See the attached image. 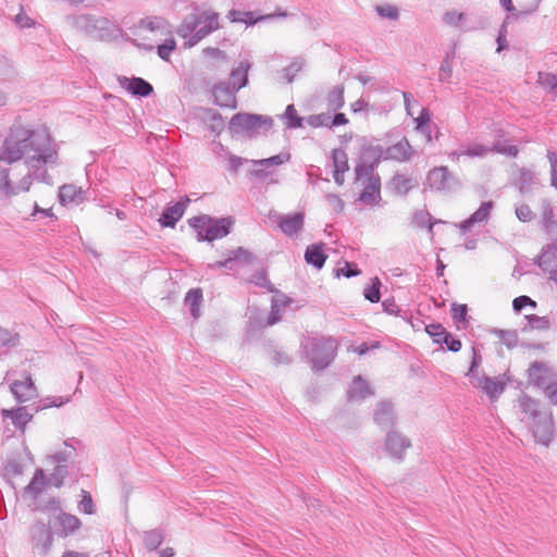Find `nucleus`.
<instances>
[{"label":"nucleus","mask_w":557,"mask_h":557,"mask_svg":"<svg viewBox=\"0 0 557 557\" xmlns=\"http://www.w3.org/2000/svg\"><path fill=\"white\" fill-rule=\"evenodd\" d=\"M289 159H290L289 153H278V154L272 156L267 159L252 160V163L256 166H268L269 168V166L284 164V163L288 162Z\"/></svg>","instance_id":"3c124183"},{"label":"nucleus","mask_w":557,"mask_h":557,"mask_svg":"<svg viewBox=\"0 0 557 557\" xmlns=\"http://www.w3.org/2000/svg\"><path fill=\"white\" fill-rule=\"evenodd\" d=\"M381 285L382 284H381V281L379 280V277H373L371 280V284L368 285L363 289L364 298L372 304L379 302L381 299V292H380Z\"/></svg>","instance_id":"09e8293b"},{"label":"nucleus","mask_w":557,"mask_h":557,"mask_svg":"<svg viewBox=\"0 0 557 557\" xmlns=\"http://www.w3.org/2000/svg\"><path fill=\"white\" fill-rule=\"evenodd\" d=\"M547 159L550 163V185L557 188V151H547Z\"/></svg>","instance_id":"0e129e2a"},{"label":"nucleus","mask_w":557,"mask_h":557,"mask_svg":"<svg viewBox=\"0 0 557 557\" xmlns=\"http://www.w3.org/2000/svg\"><path fill=\"white\" fill-rule=\"evenodd\" d=\"M426 184L432 190L440 193H454L461 186L460 181L449 172L447 166H438L429 171Z\"/></svg>","instance_id":"6e6552de"},{"label":"nucleus","mask_w":557,"mask_h":557,"mask_svg":"<svg viewBox=\"0 0 557 557\" xmlns=\"http://www.w3.org/2000/svg\"><path fill=\"white\" fill-rule=\"evenodd\" d=\"M371 395H373V389L369 383L361 375L355 376L347 391L348 399L362 400Z\"/></svg>","instance_id":"5701e85b"},{"label":"nucleus","mask_w":557,"mask_h":557,"mask_svg":"<svg viewBox=\"0 0 557 557\" xmlns=\"http://www.w3.org/2000/svg\"><path fill=\"white\" fill-rule=\"evenodd\" d=\"M360 274V270L354 262H345L344 267L336 270V276L354 277Z\"/></svg>","instance_id":"69168bd1"},{"label":"nucleus","mask_w":557,"mask_h":557,"mask_svg":"<svg viewBox=\"0 0 557 557\" xmlns=\"http://www.w3.org/2000/svg\"><path fill=\"white\" fill-rule=\"evenodd\" d=\"M412 223L418 227H424L428 225L429 232L432 233L433 226L437 221H434L426 210H419L414 212Z\"/></svg>","instance_id":"8fccbe9b"},{"label":"nucleus","mask_w":557,"mask_h":557,"mask_svg":"<svg viewBox=\"0 0 557 557\" xmlns=\"http://www.w3.org/2000/svg\"><path fill=\"white\" fill-rule=\"evenodd\" d=\"M0 160L10 164L24 161L27 173L14 186L17 195L20 191H28L33 181L51 183L48 168L58 165L59 149L47 128H30L14 123L2 143Z\"/></svg>","instance_id":"f257e3e1"},{"label":"nucleus","mask_w":557,"mask_h":557,"mask_svg":"<svg viewBox=\"0 0 557 557\" xmlns=\"http://www.w3.org/2000/svg\"><path fill=\"white\" fill-rule=\"evenodd\" d=\"M249 282L255 284L256 286L263 287L271 293L274 292V287L272 283L269 281L267 271L264 269L256 271L251 275Z\"/></svg>","instance_id":"6e6d98bb"},{"label":"nucleus","mask_w":557,"mask_h":557,"mask_svg":"<svg viewBox=\"0 0 557 557\" xmlns=\"http://www.w3.org/2000/svg\"><path fill=\"white\" fill-rule=\"evenodd\" d=\"M272 126L273 120L270 116L243 112L234 114L228 124V128L233 134L247 138L267 134Z\"/></svg>","instance_id":"39448f33"},{"label":"nucleus","mask_w":557,"mask_h":557,"mask_svg":"<svg viewBox=\"0 0 557 557\" xmlns=\"http://www.w3.org/2000/svg\"><path fill=\"white\" fill-rule=\"evenodd\" d=\"M66 23L73 29L89 38L109 41L119 37L121 28L117 24L103 16L94 14H73L66 16Z\"/></svg>","instance_id":"20e7f679"},{"label":"nucleus","mask_w":557,"mask_h":557,"mask_svg":"<svg viewBox=\"0 0 557 557\" xmlns=\"http://www.w3.org/2000/svg\"><path fill=\"white\" fill-rule=\"evenodd\" d=\"M331 158H332V163H333L334 170H339V171H345V172L348 171V169H349L348 157H347V153L343 149H341V148L333 149Z\"/></svg>","instance_id":"603ef678"},{"label":"nucleus","mask_w":557,"mask_h":557,"mask_svg":"<svg viewBox=\"0 0 557 557\" xmlns=\"http://www.w3.org/2000/svg\"><path fill=\"white\" fill-rule=\"evenodd\" d=\"M331 115L329 112L309 115L306 121L311 127H327L330 128Z\"/></svg>","instance_id":"4d7b16f0"},{"label":"nucleus","mask_w":557,"mask_h":557,"mask_svg":"<svg viewBox=\"0 0 557 557\" xmlns=\"http://www.w3.org/2000/svg\"><path fill=\"white\" fill-rule=\"evenodd\" d=\"M383 147L367 146L363 147L360 154V162L355 168L356 180H363L364 175L375 174V168L379 165L383 157Z\"/></svg>","instance_id":"1a4fd4ad"},{"label":"nucleus","mask_w":557,"mask_h":557,"mask_svg":"<svg viewBox=\"0 0 557 557\" xmlns=\"http://www.w3.org/2000/svg\"><path fill=\"white\" fill-rule=\"evenodd\" d=\"M46 476L44 470L37 469L32 481L25 487V493L36 498L44 490Z\"/></svg>","instance_id":"ea45409f"},{"label":"nucleus","mask_w":557,"mask_h":557,"mask_svg":"<svg viewBox=\"0 0 557 557\" xmlns=\"http://www.w3.org/2000/svg\"><path fill=\"white\" fill-rule=\"evenodd\" d=\"M527 321L525 325L522 327V331L528 330H539L546 331L550 329V321L548 317H539L536 314H528L524 317Z\"/></svg>","instance_id":"a19ab883"},{"label":"nucleus","mask_w":557,"mask_h":557,"mask_svg":"<svg viewBox=\"0 0 557 557\" xmlns=\"http://www.w3.org/2000/svg\"><path fill=\"white\" fill-rule=\"evenodd\" d=\"M505 133L503 129L495 131L494 140L492 147H490V152L499 153L508 157H517L519 153V149L513 145H508L507 140L504 138Z\"/></svg>","instance_id":"a878e982"},{"label":"nucleus","mask_w":557,"mask_h":557,"mask_svg":"<svg viewBox=\"0 0 557 557\" xmlns=\"http://www.w3.org/2000/svg\"><path fill=\"white\" fill-rule=\"evenodd\" d=\"M188 223L196 231L199 242H213L228 235L234 221L230 216L216 219L199 215L189 219Z\"/></svg>","instance_id":"423d86ee"},{"label":"nucleus","mask_w":557,"mask_h":557,"mask_svg":"<svg viewBox=\"0 0 557 557\" xmlns=\"http://www.w3.org/2000/svg\"><path fill=\"white\" fill-rule=\"evenodd\" d=\"M481 362H482V357H481L480 352L473 347L471 364H470L468 372L466 373V375L469 377L470 382L480 376L478 369H479Z\"/></svg>","instance_id":"bf43d9fd"},{"label":"nucleus","mask_w":557,"mask_h":557,"mask_svg":"<svg viewBox=\"0 0 557 557\" xmlns=\"http://www.w3.org/2000/svg\"><path fill=\"white\" fill-rule=\"evenodd\" d=\"M546 397L553 405H557V377L544 388Z\"/></svg>","instance_id":"774afa93"},{"label":"nucleus","mask_w":557,"mask_h":557,"mask_svg":"<svg viewBox=\"0 0 557 557\" xmlns=\"http://www.w3.org/2000/svg\"><path fill=\"white\" fill-rule=\"evenodd\" d=\"M387 157L397 161H406L411 157V146L403 139L387 149Z\"/></svg>","instance_id":"c756f323"},{"label":"nucleus","mask_w":557,"mask_h":557,"mask_svg":"<svg viewBox=\"0 0 557 557\" xmlns=\"http://www.w3.org/2000/svg\"><path fill=\"white\" fill-rule=\"evenodd\" d=\"M411 446L410 440L399 432L391 431L386 434L385 449L387 454L400 461L404 459L406 450Z\"/></svg>","instance_id":"4468645a"},{"label":"nucleus","mask_w":557,"mask_h":557,"mask_svg":"<svg viewBox=\"0 0 557 557\" xmlns=\"http://www.w3.org/2000/svg\"><path fill=\"white\" fill-rule=\"evenodd\" d=\"M78 508L82 512L87 515L95 512V505L88 492L83 491L82 500L79 502Z\"/></svg>","instance_id":"e2e57ef3"},{"label":"nucleus","mask_w":557,"mask_h":557,"mask_svg":"<svg viewBox=\"0 0 557 557\" xmlns=\"http://www.w3.org/2000/svg\"><path fill=\"white\" fill-rule=\"evenodd\" d=\"M16 195V189L10 180V170L0 166V199H8Z\"/></svg>","instance_id":"e433bc0d"},{"label":"nucleus","mask_w":557,"mask_h":557,"mask_svg":"<svg viewBox=\"0 0 557 557\" xmlns=\"http://www.w3.org/2000/svg\"><path fill=\"white\" fill-rule=\"evenodd\" d=\"M10 391L17 403H26L37 397V387L28 372H23L21 380H13Z\"/></svg>","instance_id":"9d476101"},{"label":"nucleus","mask_w":557,"mask_h":557,"mask_svg":"<svg viewBox=\"0 0 557 557\" xmlns=\"http://www.w3.org/2000/svg\"><path fill=\"white\" fill-rule=\"evenodd\" d=\"M219 13L203 11L185 16L182 24L177 27L176 34L186 40V47L191 48L205 37L219 29Z\"/></svg>","instance_id":"7ed1b4c3"},{"label":"nucleus","mask_w":557,"mask_h":557,"mask_svg":"<svg viewBox=\"0 0 557 557\" xmlns=\"http://www.w3.org/2000/svg\"><path fill=\"white\" fill-rule=\"evenodd\" d=\"M189 201V198L185 196L174 205L166 207L159 219L161 226L175 227L176 223L183 218Z\"/></svg>","instance_id":"f3484780"},{"label":"nucleus","mask_w":557,"mask_h":557,"mask_svg":"<svg viewBox=\"0 0 557 557\" xmlns=\"http://www.w3.org/2000/svg\"><path fill=\"white\" fill-rule=\"evenodd\" d=\"M537 83L544 88L553 90L557 87V75L553 73L540 72Z\"/></svg>","instance_id":"680f3d73"},{"label":"nucleus","mask_w":557,"mask_h":557,"mask_svg":"<svg viewBox=\"0 0 557 557\" xmlns=\"http://www.w3.org/2000/svg\"><path fill=\"white\" fill-rule=\"evenodd\" d=\"M71 400V397H62V396H48L42 398L39 401V405L36 407V411L51 408V407H61L67 404Z\"/></svg>","instance_id":"5fc2aeb1"},{"label":"nucleus","mask_w":557,"mask_h":557,"mask_svg":"<svg viewBox=\"0 0 557 557\" xmlns=\"http://www.w3.org/2000/svg\"><path fill=\"white\" fill-rule=\"evenodd\" d=\"M305 348L312 369L322 371L333 362L337 351V342L332 337H313L308 339Z\"/></svg>","instance_id":"0eeeda50"},{"label":"nucleus","mask_w":557,"mask_h":557,"mask_svg":"<svg viewBox=\"0 0 557 557\" xmlns=\"http://www.w3.org/2000/svg\"><path fill=\"white\" fill-rule=\"evenodd\" d=\"M529 382L534 386L544 388L557 377L556 372L542 361H534L528 369Z\"/></svg>","instance_id":"f8f14e48"},{"label":"nucleus","mask_w":557,"mask_h":557,"mask_svg":"<svg viewBox=\"0 0 557 557\" xmlns=\"http://www.w3.org/2000/svg\"><path fill=\"white\" fill-rule=\"evenodd\" d=\"M59 199L62 205L77 202L82 199V189L75 185H63L59 190Z\"/></svg>","instance_id":"58836bf2"},{"label":"nucleus","mask_w":557,"mask_h":557,"mask_svg":"<svg viewBox=\"0 0 557 557\" xmlns=\"http://www.w3.org/2000/svg\"><path fill=\"white\" fill-rule=\"evenodd\" d=\"M493 333L500 339V342L509 349L515 348L518 344V333L516 330H499L495 329Z\"/></svg>","instance_id":"49530a36"},{"label":"nucleus","mask_w":557,"mask_h":557,"mask_svg":"<svg viewBox=\"0 0 557 557\" xmlns=\"http://www.w3.org/2000/svg\"><path fill=\"white\" fill-rule=\"evenodd\" d=\"M185 305L189 307L190 314L194 319L200 317V305L202 302V290L200 288H191L185 296Z\"/></svg>","instance_id":"7c9ffc66"},{"label":"nucleus","mask_w":557,"mask_h":557,"mask_svg":"<svg viewBox=\"0 0 557 557\" xmlns=\"http://www.w3.org/2000/svg\"><path fill=\"white\" fill-rule=\"evenodd\" d=\"M1 413L3 418L10 419L18 430H24L26 424L33 419V413L28 412L27 407L3 409Z\"/></svg>","instance_id":"b1692460"},{"label":"nucleus","mask_w":557,"mask_h":557,"mask_svg":"<svg viewBox=\"0 0 557 557\" xmlns=\"http://www.w3.org/2000/svg\"><path fill=\"white\" fill-rule=\"evenodd\" d=\"M391 186L397 195H407L414 186L416 182L406 175L395 174L391 181Z\"/></svg>","instance_id":"72a5a7b5"},{"label":"nucleus","mask_w":557,"mask_h":557,"mask_svg":"<svg viewBox=\"0 0 557 557\" xmlns=\"http://www.w3.org/2000/svg\"><path fill=\"white\" fill-rule=\"evenodd\" d=\"M494 207L493 201H484L480 208L473 212L468 219L459 224V228L462 233L469 232L475 224L487 222L490 219L492 209Z\"/></svg>","instance_id":"aec40b11"},{"label":"nucleus","mask_w":557,"mask_h":557,"mask_svg":"<svg viewBox=\"0 0 557 557\" xmlns=\"http://www.w3.org/2000/svg\"><path fill=\"white\" fill-rule=\"evenodd\" d=\"M250 67L251 64L248 61H242L236 69L232 70L228 84L232 85L235 90H239L248 84V72Z\"/></svg>","instance_id":"c85d7f7f"},{"label":"nucleus","mask_w":557,"mask_h":557,"mask_svg":"<svg viewBox=\"0 0 557 557\" xmlns=\"http://www.w3.org/2000/svg\"><path fill=\"white\" fill-rule=\"evenodd\" d=\"M394 420L393 405L389 401L379 403L374 411L375 423L382 428H387L394 424Z\"/></svg>","instance_id":"bb28decb"},{"label":"nucleus","mask_w":557,"mask_h":557,"mask_svg":"<svg viewBox=\"0 0 557 557\" xmlns=\"http://www.w3.org/2000/svg\"><path fill=\"white\" fill-rule=\"evenodd\" d=\"M463 152L469 158H484L490 153V147L482 144L463 145Z\"/></svg>","instance_id":"864d4df0"},{"label":"nucleus","mask_w":557,"mask_h":557,"mask_svg":"<svg viewBox=\"0 0 557 557\" xmlns=\"http://www.w3.org/2000/svg\"><path fill=\"white\" fill-rule=\"evenodd\" d=\"M302 65L304 63L301 60H295L282 70V77L287 84L294 81L296 74L302 69Z\"/></svg>","instance_id":"13d9d810"},{"label":"nucleus","mask_w":557,"mask_h":557,"mask_svg":"<svg viewBox=\"0 0 557 557\" xmlns=\"http://www.w3.org/2000/svg\"><path fill=\"white\" fill-rule=\"evenodd\" d=\"M468 307L467 305L454 304L451 307V317L456 322L467 321Z\"/></svg>","instance_id":"338daca9"},{"label":"nucleus","mask_w":557,"mask_h":557,"mask_svg":"<svg viewBox=\"0 0 557 557\" xmlns=\"http://www.w3.org/2000/svg\"><path fill=\"white\" fill-rule=\"evenodd\" d=\"M287 15H288V13L286 11H278V12H275L272 14H265V15H259V16H256L255 12H245L242 23H245L247 25H253L261 21L272 20L275 16L286 17Z\"/></svg>","instance_id":"de8ad7c7"},{"label":"nucleus","mask_w":557,"mask_h":557,"mask_svg":"<svg viewBox=\"0 0 557 557\" xmlns=\"http://www.w3.org/2000/svg\"><path fill=\"white\" fill-rule=\"evenodd\" d=\"M414 121L417 123V129L421 132L423 135H425L428 141H431V113L429 109L422 108L419 116Z\"/></svg>","instance_id":"c03bdc74"},{"label":"nucleus","mask_w":557,"mask_h":557,"mask_svg":"<svg viewBox=\"0 0 557 557\" xmlns=\"http://www.w3.org/2000/svg\"><path fill=\"white\" fill-rule=\"evenodd\" d=\"M327 102V109L329 111L336 112L337 110L342 109L345 104L344 99V86L337 85L335 86L326 97Z\"/></svg>","instance_id":"4c0bfd02"},{"label":"nucleus","mask_w":557,"mask_h":557,"mask_svg":"<svg viewBox=\"0 0 557 557\" xmlns=\"http://www.w3.org/2000/svg\"><path fill=\"white\" fill-rule=\"evenodd\" d=\"M362 181L363 190L359 200L366 205H377L381 201V178L379 174L364 175Z\"/></svg>","instance_id":"ddd939ff"},{"label":"nucleus","mask_w":557,"mask_h":557,"mask_svg":"<svg viewBox=\"0 0 557 557\" xmlns=\"http://www.w3.org/2000/svg\"><path fill=\"white\" fill-rule=\"evenodd\" d=\"M468 15L465 13L457 12L456 10H449L443 15V22L449 26L459 28L462 32H471L480 27V24L475 25L466 23L465 21Z\"/></svg>","instance_id":"393cba45"},{"label":"nucleus","mask_w":557,"mask_h":557,"mask_svg":"<svg viewBox=\"0 0 557 557\" xmlns=\"http://www.w3.org/2000/svg\"><path fill=\"white\" fill-rule=\"evenodd\" d=\"M542 223L548 234L557 233V221L554 219V210L547 199L542 202Z\"/></svg>","instance_id":"2f4dec72"},{"label":"nucleus","mask_w":557,"mask_h":557,"mask_svg":"<svg viewBox=\"0 0 557 557\" xmlns=\"http://www.w3.org/2000/svg\"><path fill=\"white\" fill-rule=\"evenodd\" d=\"M521 411L530 422L535 440L548 446L554 436V422L552 410L541 406L536 400L528 395L519 399Z\"/></svg>","instance_id":"f03ea898"},{"label":"nucleus","mask_w":557,"mask_h":557,"mask_svg":"<svg viewBox=\"0 0 557 557\" xmlns=\"http://www.w3.org/2000/svg\"><path fill=\"white\" fill-rule=\"evenodd\" d=\"M304 221V213L296 212L294 214L283 215L278 221V226L286 236L292 237L302 230Z\"/></svg>","instance_id":"4be33fe9"},{"label":"nucleus","mask_w":557,"mask_h":557,"mask_svg":"<svg viewBox=\"0 0 557 557\" xmlns=\"http://www.w3.org/2000/svg\"><path fill=\"white\" fill-rule=\"evenodd\" d=\"M323 244H312L309 245L305 251V261L320 270L323 268L327 256L323 251Z\"/></svg>","instance_id":"cd10ccee"},{"label":"nucleus","mask_w":557,"mask_h":557,"mask_svg":"<svg viewBox=\"0 0 557 557\" xmlns=\"http://www.w3.org/2000/svg\"><path fill=\"white\" fill-rule=\"evenodd\" d=\"M375 11L383 18L397 20L399 17V11L395 5H376Z\"/></svg>","instance_id":"052dcab7"},{"label":"nucleus","mask_w":557,"mask_h":557,"mask_svg":"<svg viewBox=\"0 0 557 557\" xmlns=\"http://www.w3.org/2000/svg\"><path fill=\"white\" fill-rule=\"evenodd\" d=\"M30 539L35 548L46 555L52 545V533L49 527L41 522H35L30 528Z\"/></svg>","instance_id":"2eb2a0df"},{"label":"nucleus","mask_w":557,"mask_h":557,"mask_svg":"<svg viewBox=\"0 0 557 557\" xmlns=\"http://www.w3.org/2000/svg\"><path fill=\"white\" fill-rule=\"evenodd\" d=\"M425 332L433 339L434 343L443 346L445 345L449 351L457 352L461 349V341L454 337L445 327L440 323H432L425 326Z\"/></svg>","instance_id":"9b49d317"},{"label":"nucleus","mask_w":557,"mask_h":557,"mask_svg":"<svg viewBox=\"0 0 557 557\" xmlns=\"http://www.w3.org/2000/svg\"><path fill=\"white\" fill-rule=\"evenodd\" d=\"M539 184L536 174L528 169H521L518 178L519 190L521 194H529L533 187Z\"/></svg>","instance_id":"f704fd0d"},{"label":"nucleus","mask_w":557,"mask_h":557,"mask_svg":"<svg viewBox=\"0 0 557 557\" xmlns=\"http://www.w3.org/2000/svg\"><path fill=\"white\" fill-rule=\"evenodd\" d=\"M117 81L120 86L133 96L146 98L153 94L152 85L141 77L119 76Z\"/></svg>","instance_id":"dca6fc26"},{"label":"nucleus","mask_w":557,"mask_h":557,"mask_svg":"<svg viewBox=\"0 0 557 557\" xmlns=\"http://www.w3.org/2000/svg\"><path fill=\"white\" fill-rule=\"evenodd\" d=\"M18 344V333L0 326V357L7 354V350L16 347Z\"/></svg>","instance_id":"473e14b6"},{"label":"nucleus","mask_w":557,"mask_h":557,"mask_svg":"<svg viewBox=\"0 0 557 557\" xmlns=\"http://www.w3.org/2000/svg\"><path fill=\"white\" fill-rule=\"evenodd\" d=\"M537 265L544 272H553L557 269V239L543 247L542 253L536 260Z\"/></svg>","instance_id":"412c9836"},{"label":"nucleus","mask_w":557,"mask_h":557,"mask_svg":"<svg viewBox=\"0 0 557 557\" xmlns=\"http://www.w3.org/2000/svg\"><path fill=\"white\" fill-rule=\"evenodd\" d=\"M283 119H284V124H285L286 128H288V129L302 127L304 121H305L304 117L298 115L297 110L295 109L294 104H288L286 107Z\"/></svg>","instance_id":"79ce46f5"},{"label":"nucleus","mask_w":557,"mask_h":557,"mask_svg":"<svg viewBox=\"0 0 557 557\" xmlns=\"http://www.w3.org/2000/svg\"><path fill=\"white\" fill-rule=\"evenodd\" d=\"M58 521L61 527V533L64 536H67L69 534H72L81 527V520L73 515L61 512L58 516Z\"/></svg>","instance_id":"c9c22d12"},{"label":"nucleus","mask_w":557,"mask_h":557,"mask_svg":"<svg viewBox=\"0 0 557 557\" xmlns=\"http://www.w3.org/2000/svg\"><path fill=\"white\" fill-rule=\"evenodd\" d=\"M238 90H235L232 85L227 82H220L215 84L212 88V95L214 97L215 104L225 108H236V97L235 94Z\"/></svg>","instance_id":"6ab92c4d"},{"label":"nucleus","mask_w":557,"mask_h":557,"mask_svg":"<svg viewBox=\"0 0 557 557\" xmlns=\"http://www.w3.org/2000/svg\"><path fill=\"white\" fill-rule=\"evenodd\" d=\"M473 387L481 389L486 394L490 399H497L505 391L506 383L499 381L497 377H490L486 375H480L475 380L470 382Z\"/></svg>","instance_id":"a211bd4d"},{"label":"nucleus","mask_w":557,"mask_h":557,"mask_svg":"<svg viewBox=\"0 0 557 557\" xmlns=\"http://www.w3.org/2000/svg\"><path fill=\"white\" fill-rule=\"evenodd\" d=\"M164 535L161 530H151L144 533V544L148 550L157 549L163 542Z\"/></svg>","instance_id":"a18cd8bd"},{"label":"nucleus","mask_w":557,"mask_h":557,"mask_svg":"<svg viewBox=\"0 0 557 557\" xmlns=\"http://www.w3.org/2000/svg\"><path fill=\"white\" fill-rule=\"evenodd\" d=\"M139 28L148 32L164 30L168 26L166 21L161 16H148L141 18L138 24Z\"/></svg>","instance_id":"37998d69"}]
</instances>
